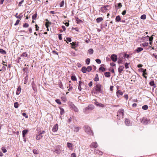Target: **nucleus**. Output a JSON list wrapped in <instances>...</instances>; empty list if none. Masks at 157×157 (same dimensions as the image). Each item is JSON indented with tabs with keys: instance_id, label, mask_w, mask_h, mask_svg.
Here are the masks:
<instances>
[{
	"instance_id": "nucleus-4",
	"label": "nucleus",
	"mask_w": 157,
	"mask_h": 157,
	"mask_svg": "<svg viewBox=\"0 0 157 157\" xmlns=\"http://www.w3.org/2000/svg\"><path fill=\"white\" fill-rule=\"evenodd\" d=\"M94 108V106L93 105H89L87 107H86L83 110L84 112L86 113L88 110H93Z\"/></svg>"
},
{
	"instance_id": "nucleus-20",
	"label": "nucleus",
	"mask_w": 157,
	"mask_h": 157,
	"mask_svg": "<svg viewBox=\"0 0 157 157\" xmlns=\"http://www.w3.org/2000/svg\"><path fill=\"white\" fill-rule=\"evenodd\" d=\"M103 19L101 17H98L96 19V21L97 23H99L102 21Z\"/></svg>"
},
{
	"instance_id": "nucleus-57",
	"label": "nucleus",
	"mask_w": 157,
	"mask_h": 157,
	"mask_svg": "<svg viewBox=\"0 0 157 157\" xmlns=\"http://www.w3.org/2000/svg\"><path fill=\"white\" fill-rule=\"evenodd\" d=\"M35 28H36V31L38 30L39 27L38 26V25L36 24L35 25Z\"/></svg>"
},
{
	"instance_id": "nucleus-13",
	"label": "nucleus",
	"mask_w": 157,
	"mask_h": 157,
	"mask_svg": "<svg viewBox=\"0 0 157 157\" xmlns=\"http://www.w3.org/2000/svg\"><path fill=\"white\" fill-rule=\"evenodd\" d=\"M90 146L91 147H93L94 148H96L98 146V144L97 142H94L92 143Z\"/></svg>"
},
{
	"instance_id": "nucleus-27",
	"label": "nucleus",
	"mask_w": 157,
	"mask_h": 157,
	"mask_svg": "<svg viewBox=\"0 0 157 157\" xmlns=\"http://www.w3.org/2000/svg\"><path fill=\"white\" fill-rule=\"evenodd\" d=\"M104 75L105 76L107 77H109L110 76V73L109 72H105Z\"/></svg>"
},
{
	"instance_id": "nucleus-7",
	"label": "nucleus",
	"mask_w": 157,
	"mask_h": 157,
	"mask_svg": "<svg viewBox=\"0 0 157 157\" xmlns=\"http://www.w3.org/2000/svg\"><path fill=\"white\" fill-rule=\"evenodd\" d=\"M109 6V5H106L105 6L102 7L101 8V11L103 13L105 12L106 10H107V7Z\"/></svg>"
},
{
	"instance_id": "nucleus-41",
	"label": "nucleus",
	"mask_w": 157,
	"mask_h": 157,
	"mask_svg": "<svg viewBox=\"0 0 157 157\" xmlns=\"http://www.w3.org/2000/svg\"><path fill=\"white\" fill-rule=\"evenodd\" d=\"M99 70L101 71H102L103 72V71H105V69L104 67H101L99 68Z\"/></svg>"
},
{
	"instance_id": "nucleus-3",
	"label": "nucleus",
	"mask_w": 157,
	"mask_h": 157,
	"mask_svg": "<svg viewBox=\"0 0 157 157\" xmlns=\"http://www.w3.org/2000/svg\"><path fill=\"white\" fill-rule=\"evenodd\" d=\"M84 129L85 132L88 134H89L90 135H93V132H92L91 129L89 126L87 125L84 126Z\"/></svg>"
},
{
	"instance_id": "nucleus-30",
	"label": "nucleus",
	"mask_w": 157,
	"mask_h": 157,
	"mask_svg": "<svg viewBox=\"0 0 157 157\" xmlns=\"http://www.w3.org/2000/svg\"><path fill=\"white\" fill-rule=\"evenodd\" d=\"M76 20L78 24H80L82 22V21L79 19L78 17L76 18Z\"/></svg>"
},
{
	"instance_id": "nucleus-37",
	"label": "nucleus",
	"mask_w": 157,
	"mask_h": 157,
	"mask_svg": "<svg viewBox=\"0 0 157 157\" xmlns=\"http://www.w3.org/2000/svg\"><path fill=\"white\" fill-rule=\"evenodd\" d=\"M71 79L72 81H76L77 80L75 76L74 75H72L71 76Z\"/></svg>"
},
{
	"instance_id": "nucleus-47",
	"label": "nucleus",
	"mask_w": 157,
	"mask_h": 157,
	"mask_svg": "<svg viewBox=\"0 0 157 157\" xmlns=\"http://www.w3.org/2000/svg\"><path fill=\"white\" fill-rule=\"evenodd\" d=\"M154 36V35H152L151 37H149V41H152L153 39V36Z\"/></svg>"
},
{
	"instance_id": "nucleus-5",
	"label": "nucleus",
	"mask_w": 157,
	"mask_h": 157,
	"mask_svg": "<svg viewBox=\"0 0 157 157\" xmlns=\"http://www.w3.org/2000/svg\"><path fill=\"white\" fill-rule=\"evenodd\" d=\"M141 122L144 124H147L150 123V119L148 118L143 117Z\"/></svg>"
},
{
	"instance_id": "nucleus-58",
	"label": "nucleus",
	"mask_w": 157,
	"mask_h": 157,
	"mask_svg": "<svg viewBox=\"0 0 157 157\" xmlns=\"http://www.w3.org/2000/svg\"><path fill=\"white\" fill-rule=\"evenodd\" d=\"M24 0H22L19 3L18 6H21V4L23 2Z\"/></svg>"
},
{
	"instance_id": "nucleus-2",
	"label": "nucleus",
	"mask_w": 157,
	"mask_h": 157,
	"mask_svg": "<svg viewBox=\"0 0 157 157\" xmlns=\"http://www.w3.org/2000/svg\"><path fill=\"white\" fill-rule=\"evenodd\" d=\"M124 110L123 109H120L117 112V118L119 119H120L121 118H123L124 115Z\"/></svg>"
},
{
	"instance_id": "nucleus-16",
	"label": "nucleus",
	"mask_w": 157,
	"mask_h": 157,
	"mask_svg": "<svg viewBox=\"0 0 157 157\" xmlns=\"http://www.w3.org/2000/svg\"><path fill=\"white\" fill-rule=\"evenodd\" d=\"M70 44L71 45V48H75L78 45H76L75 42H73L72 43H71Z\"/></svg>"
},
{
	"instance_id": "nucleus-60",
	"label": "nucleus",
	"mask_w": 157,
	"mask_h": 157,
	"mask_svg": "<svg viewBox=\"0 0 157 157\" xmlns=\"http://www.w3.org/2000/svg\"><path fill=\"white\" fill-rule=\"evenodd\" d=\"M71 157H76V155L75 153H73L71 155Z\"/></svg>"
},
{
	"instance_id": "nucleus-14",
	"label": "nucleus",
	"mask_w": 157,
	"mask_h": 157,
	"mask_svg": "<svg viewBox=\"0 0 157 157\" xmlns=\"http://www.w3.org/2000/svg\"><path fill=\"white\" fill-rule=\"evenodd\" d=\"M117 5H115V8L117 9H120L122 6V5L121 3H118Z\"/></svg>"
},
{
	"instance_id": "nucleus-8",
	"label": "nucleus",
	"mask_w": 157,
	"mask_h": 157,
	"mask_svg": "<svg viewBox=\"0 0 157 157\" xmlns=\"http://www.w3.org/2000/svg\"><path fill=\"white\" fill-rule=\"evenodd\" d=\"M112 60L113 62L116 61L117 60V55L115 54H113L111 57Z\"/></svg>"
},
{
	"instance_id": "nucleus-44",
	"label": "nucleus",
	"mask_w": 157,
	"mask_h": 157,
	"mask_svg": "<svg viewBox=\"0 0 157 157\" xmlns=\"http://www.w3.org/2000/svg\"><path fill=\"white\" fill-rule=\"evenodd\" d=\"M2 150L3 153H5L7 151V150L5 147H2Z\"/></svg>"
},
{
	"instance_id": "nucleus-19",
	"label": "nucleus",
	"mask_w": 157,
	"mask_h": 157,
	"mask_svg": "<svg viewBox=\"0 0 157 157\" xmlns=\"http://www.w3.org/2000/svg\"><path fill=\"white\" fill-rule=\"evenodd\" d=\"M5 63L4 62H2V63L3 66L2 67V70L1 69V71L2 70L4 71V70H6V67H5V66L6 67V66H7V65L6 64H5Z\"/></svg>"
},
{
	"instance_id": "nucleus-32",
	"label": "nucleus",
	"mask_w": 157,
	"mask_h": 157,
	"mask_svg": "<svg viewBox=\"0 0 157 157\" xmlns=\"http://www.w3.org/2000/svg\"><path fill=\"white\" fill-rule=\"evenodd\" d=\"M115 20L117 22H119L121 20V18L119 16H116Z\"/></svg>"
},
{
	"instance_id": "nucleus-31",
	"label": "nucleus",
	"mask_w": 157,
	"mask_h": 157,
	"mask_svg": "<svg viewBox=\"0 0 157 157\" xmlns=\"http://www.w3.org/2000/svg\"><path fill=\"white\" fill-rule=\"evenodd\" d=\"M33 154L35 155H37L39 153V152L36 149H34L33 151Z\"/></svg>"
},
{
	"instance_id": "nucleus-9",
	"label": "nucleus",
	"mask_w": 157,
	"mask_h": 157,
	"mask_svg": "<svg viewBox=\"0 0 157 157\" xmlns=\"http://www.w3.org/2000/svg\"><path fill=\"white\" fill-rule=\"evenodd\" d=\"M58 129V125L57 124L54 125L53 127L52 130V131L55 132L57 131Z\"/></svg>"
},
{
	"instance_id": "nucleus-11",
	"label": "nucleus",
	"mask_w": 157,
	"mask_h": 157,
	"mask_svg": "<svg viewBox=\"0 0 157 157\" xmlns=\"http://www.w3.org/2000/svg\"><path fill=\"white\" fill-rule=\"evenodd\" d=\"M71 106L72 108L76 112H78V109L73 104L71 105Z\"/></svg>"
},
{
	"instance_id": "nucleus-21",
	"label": "nucleus",
	"mask_w": 157,
	"mask_h": 157,
	"mask_svg": "<svg viewBox=\"0 0 157 157\" xmlns=\"http://www.w3.org/2000/svg\"><path fill=\"white\" fill-rule=\"evenodd\" d=\"M21 88L20 87H18L17 89L16 94L17 95H18L20 94L21 91Z\"/></svg>"
},
{
	"instance_id": "nucleus-1",
	"label": "nucleus",
	"mask_w": 157,
	"mask_h": 157,
	"mask_svg": "<svg viewBox=\"0 0 157 157\" xmlns=\"http://www.w3.org/2000/svg\"><path fill=\"white\" fill-rule=\"evenodd\" d=\"M94 88L95 91V92H94L95 94H97L99 93H102V86L101 84L96 83Z\"/></svg>"
},
{
	"instance_id": "nucleus-22",
	"label": "nucleus",
	"mask_w": 157,
	"mask_h": 157,
	"mask_svg": "<svg viewBox=\"0 0 157 157\" xmlns=\"http://www.w3.org/2000/svg\"><path fill=\"white\" fill-rule=\"evenodd\" d=\"M95 152L96 154H98L99 155H102L103 154V153L102 151H100L99 150H96L95 151Z\"/></svg>"
},
{
	"instance_id": "nucleus-53",
	"label": "nucleus",
	"mask_w": 157,
	"mask_h": 157,
	"mask_svg": "<svg viewBox=\"0 0 157 157\" xmlns=\"http://www.w3.org/2000/svg\"><path fill=\"white\" fill-rule=\"evenodd\" d=\"M29 26V25L27 23H25L24 25H23V27L27 28Z\"/></svg>"
},
{
	"instance_id": "nucleus-33",
	"label": "nucleus",
	"mask_w": 157,
	"mask_h": 157,
	"mask_svg": "<svg viewBox=\"0 0 157 157\" xmlns=\"http://www.w3.org/2000/svg\"><path fill=\"white\" fill-rule=\"evenodd\" d=\"M27 132L28 131L27 130H23L22 131V135L23 137L25 136Z\"/></svg>"
},
{
	"instance_id": "nucleus-26",
	"label": "nucleus",
	"mask_w": 157,
	"mask_h": 157,
	"mask_svg": "<svg viewBox=\"0 0 157 157\" xmlns=\"http://www.w3.org/2000/svg\"><path fill=\"white\" fill-rule=\"evenodd\" d=\"M46 21H47V22H46L45 23V26L47 28H48V27L49 26V24H51V22H49L48 20V19H46Z\"/></svg>"
},
{
	"instance_id": "nucleus-18",
	"label": "nucleus",
	"mask_w": 157,
	"mask_h": 157,
	"mask_svg": "<svg viewBox=\"0 0 157 157\" xmlns=\"http://www.w3.org/2000/svg\"><path fill=\"white\" fill-rule=\"evenodd\" d=\"M53 152H55L58 154H59L61 152V151L60 149H58L57 148H56L55 151H53Z\"/></svg>"
},
{
	"instance_id": "nucleus-15",
	"label": "nucleus",
	"mask_w": 157,
	"mask_h": 157,
	"mask_svg": "<svg viewBox=\"0 0 157 157\" xmlns=\"http://www.w3.org/2000/svg\"><path fill=\"white\" fill-rule=\"evenodd\" d=\"M67 147L69 148L70 150H72V148H71L72 147V144L71 143L68 142L67 144Z\"/></svg>"
},
{
	"instance_id": "nucleus-12",
	"label": "nucleus",
	"mask_w": 157,
	"mask_h": 157,
	"mask_svg": "<svg viewBox=\"0 0 157 157\" xmlns=\"http://www.w3.org/2000/svg\"><path fill=\"white\" fill-rule=\"evenodd\" d=\"M43 137L42 135H41L40 133L37 134L36 136V139L37 140H39L41 139Z\"/></svg>"
},
{
	"instance_id": "nucleus-39",
	"label": "nucleus",
	"mask_w": 157,
	"mask_h": 157,
	"mask_svg": "<svg viewBox=\"0 0 157 157\" xmlns=\"http://www.w3.org/2000/svg\"><path fill=\"white\" fill-rule=\"evenodd\" d=\"M140 18L141 19L144 20L146 18V15L145 14H143L141 16Z\"/></svg>"
},
{
	"instance_id": "nucleus-64",
	"label": "nucleus",
	"mask_w": 157,
	"mask_h": 157,
	"mask_svg": "<svg viewBox=\"0 0 157 157\" xmlns=\"http://www.w3.org/2000/svg\"><path fill=\"white\" fill-rule=\"evenodd\" d=\"M118 63L119 64L122 63V59H119L118 61Z\"/></svg>"
},
{
	"instance_id": "nucleus-62",
	"label": "nucleus",
	"mask_w": 157,
	"mask_h": 157,
	"mask_svg": "<svg viewBox=\"0 0 157 157\" xmlns=\"http://www.w3.org/2000/svg\"><path fill=\"white\" fill-rule=\"evenodd\" d=\"M66 39L69 42H71V39L70 38L67 37L66 38Z\"/></svg>"
},
{
	"instance_id": "nucleus-38",
	"label": "nucleus",
	"mask_w": 157,
	"mask_h": 157,
	"mask_svg": "<svg viewBox=\"0 0 157 157\" xmlns=\"http://www.w3.org/2000/svg\"><path fill=\"white\" fill-rule=\"evenodd\" d=\"M60 114L62 115L64 113V110L63 108H60Z\"/></svg>"
},
{
	"instance_id": "nucleus-40",
	"label": "nucleus",
	"mask_w": 157,
	"mask_h": 157,
	"mask_svg": "<svg viewBox=\"0 0 157 157\" xmlns=\"http://www.w3.org/2000/svg\"><path fill=\"white\" fill-rule=\"evenodd\" d=\"M90 62V59L89 58H87L86 59V63L87 65H89Z\"/></svg>"
},
{
	"instance_id": "nucleus-45",
	"label": "nucleus",
	"mask_w": 157,
	"mask_h": 157,
	"mask_svg": "<svg viewBox=\"0 0 157 157\" xmlns=\"http://www.w3.org/2000/svg\"><path fill=\"white\" fill-rule=\"evenodd\" d=\"M18 104L17 102H16L14 103V107L16 108H17L18 107Z\"/></svg>"
},
{
	"instance_id": "nucleus-43",
	"label": "nucleus",
	"mask_w": 157,
	"mask_h": 157,
	"mask_svg": "<svg viewBox=\"0 0 157 157\" xmlns=\"http://www.w3.org/2000/svg\"><path fill=\"white\" fill-rule=\"evenodd\" d=\"M56 102L59 105H61V102L60 101L59 99H57L55 100Z\"/></svg>"
},
{
	"instance_id": "nucleus-23",
	"label": "nucleus",
	"mask_w": 157,
	"mask_h": 157,
	"mask_svg": "<svg viewBox=\"0 0 157 157\" xmlns=\"http://www.w3.org/2000/svg\"><path fill=\"white\" fill-rule=\"evenodd\" d=\"M81 71L83 73H86L87 71L86 70V68L85 67H83L81 69Z\"/></svg>"
},
{
	"instance_id": "nucleus-56",
	"label": "nucleus",
	"mask_w": 157,
	"mask_h": 157,
	"mask_svg": "<svg viewBox=\"0 0 157 157\" xmlns=\"http://www.w3.org/2000/svg\"><path fill=\"white\" fill-rule=\"evenodd\" d=\"M19 21H20L19 20H17L16 23L14 24V25H18L19 24Z\"/></svg>"
},
{
	"instance_id": "nucleus-29",
	"label": "nucleus",
	"mask_w": 157,
	"mask_h": 157,
	"mask_svg": "<svg viewBox=\"0 0 157 157\" xmlns=\"http://www.w3.org/2000/svg\"><path fill=\"white\" fill-rule=\"evenodd\" d=\"M88 52L90 54H92L93 53L94 50L90 48L88 50Z\"/></svg>"
},
{
	"instance_id": "nucleus-50",
	"label": "nucleus",
	"mask_w": 157,
	"mask_h": 157,
	"mask_svg": "<svg viewBox=\"0 0 157 157\" xmlns=\"http://www.w3.org/2000/svg\"><path fill=\"white\" fill-rule=\"evenodd\" d=\"M64 1L63 0L60 3V7H62L64 6Z\"/></svg>"
},
{
	"instance_id": "nucleus-48",
	"label": "nucleus",
	"mask_w": 157,
	"mask_h": 157,
	"mask_svg": "<svg viewBox=\"0 0 157 157\" xmlns=\"http://www.w3.org/2000/svg\"><path fill=\"white\" fill-rule=\"evenodd\" d=\"M95 61L98 64H100L101 63V61L99 59H96Z\"/></svg>"
},
{
	"instance_id": "nucleus-46",
	"label": "nucleus",
	"mask_w": 157,
	"mask_h": 157,
	"mask_svg": "<svg viewBox=\"0 0 157 157\" xmlns=\"http://www.w3.org/2000/svg\"><path fill=\"white\" fill-rule=\"evenodd\" d=\"M37 16V14H34L32 16V19L33 20L35 19H36Z\"/></svg>"
},
{
	"instance_id": "nucleus-52",
	"label": "nucleus",
	"mask_w": 157,
	"mask_h": 157,
	"mask_svg": "<svg viewBox=\"0 0 157 157\" xmlns=\"http://www.w3.org/2000/svg\"><path fill=\"white\" fill-rule=\"evenodd\" d=\"M129 64V63H126L125 64V68L126 69H127L128 68H129V66H128Z\"/></svg>"
},
{
	"instance_id": "nucleus-35",
	"label": "nucleus",
	"mask_w": 157,
	"mask_h": 157,
	"mask_svg": "<svg viewBox=\"0 0 157 157\" xmlns=\"http://www.w3.org/2000/svg\"><path fill=\"white\" fill-rule=\"evenodd\" d=\"M92 69V68L90 66H89L87 67V68H86L87 71H88V72L90 71Z\"/></svg>"
},
{
	"instance_id": "nucleus-54",
	"label": "nucleus",
	"mask_w": 157,
	"mask_h": 157,
	"mask_svg": "<svg viewBox=\"0 0 157 157\" xmlns=\"http://www.w3.org/2000/svg\"><path fill=\"white\" fill-rule=\"evenodd\" d=\"M27 56V54L26 53V52L23 53L22 55V56H24L25 57H26Z\"/></svg>"
},
{
	"instance_id": "nucleus-10",
	"label": "nucleus",
	"mask_w": 157,
	"mask_h": 157,
	"mask_svg": "<svg viewBox=\"0 0 157 157\" xmlns=\"http://www.w3.org/2000/svg\"><path fill=\"white\" fill-rule=\"evenodd\" d=\"M116 94L118 98L120 97V95H122L123 94V93L120 90H117Z\"/></svg>"
},
{
	"instance_id": "nucleus-25",
	"label": "nucleus",
	"mask_w": 157,
	"mask_h": 157,
	"mask_svg": "<svg viewBox=\"0 0 157 157\" xmlns=\"http://www.w3.org/2000/svg\"><path fill=\"white\" fill-rule=\"evenodd\" d=\"M143 50V48H142L140 47H139L135 51H136V52L137 53H139L141 51Z\"/></svg>"
},
{
	"instance_id": "nucleus-42",
	"label": "nucleus",
	"mask_w": 157,
	"mask_h": 157,
	"mask_svg": "<svg viewBox=\"0 0 157 157\" xmlns=\"http://www.w3.org/2000/svg\"><path fill=\"white\" fill-rule=\"evenodd\" d=\"M1 53L3 55L6 54V52L3 49H1Z\"/></svg>"
},
{
	"instance_id": "nucleus-59",
	"label": "nucleus",
	"mask_w": 157,
	"mask_h": 157,
	"mask_svg": "<svg viewBox=\"0 0 157 157\" xmlns=\"http://www.w3.org/2000/svg\"><path fill=\"white\" fill-rule=\"evenodd\" d=\"M59 39L60 40H62V34H59Z\"/></svg>"
},
{
	"instance_id": "nucleus-28",
	"label": "nucleus",
	"mask_w": 157,
	"mask_h": 157,
	"mask_svg": "<svg viewBox=\"0 0 157 157\" xmlns=\"http://www.w3.org/2000/svg\"><path fill=\"white\" fill-rule=\"evenodd\" d=\"M81 128L79 127H75L74 128V131L75 132H78Z\"/></svg>"
},
{
	"instance_id": "nucleus-34",
	"label": "nucleus",
	"mask_w": 157,
	"mask_h": 157,
	"mask_svg": "<svg viewBox=\"0 0 157 157\" xmlns=\"http://www.w3.org/2000/svg\"><path fill=\"white\" fill-rule=\"evenodd\" d=\"M142 108L143 109L146 110L148 109V106L147 105H144L142 106Z\"/></svg>"
},
{
	"instance_id": "nucleus-49",
	"label": "nucleus",
	"mask_w": 157,
	"mask_h": 157,
	"mask_svg": "<svg viewBox=\"0 0 157 157\" xmlns=\"http://www.w3.org/2000/svg\"><path fill=\"white\" fill-rule=\"evenodd\" d=\"M141 69L142 70V71L143 72V75L144 76V77H145V78H146V77L145 76H144V73H145V72L146 71V69H143L142 68H141Z\"/></svg>"
},
{
	"instance_id": "nucleus-17",
	"label": "nucleus",
	"mask_w": 157,
	"mask_h": 157,
	"mask_svg": "<svg viewBox=\"0 0 157 157\" xmlns=\"http://www.w3.org/2000/svg\"><path fill=\"white\" fill-rule=\"evenodd\" d=\"M124 67L122 66H120L118 68V71L120 73H121L124 68Z\"/></svg>"
},
{
	"instance_id": "nucleus-55",
	"label": "nucleus",
	"mask_w": 157,
	"mask_h": 157,
	"mask_svg": "<svg viewBox=\"0 0 157 157\" xmlns=\"http://www.w3.org/2000/svg\"><path fill=\"white\" fill-rule=\"evenodd\" d=\"M95 104L97 105L98 106H101V105H103L101 103H99L98 102H96V103H95Z\"/></svg>"
},
{
	"instance_id": "nucleus-6",
	"label": "nucleus",
	"mask_w": 157,
	"mask_h": 157,
	"mask_svg": "<svg viewBox=\"0 0 157 157\" xmlns=\"http://www.w3.org/2000/svg\"><path fill=\"white\" fill-rule=\"evenodd\" d=\"M125 124L127 126H130L132 125V123H131L130 121L127 118H125Z\"/></svg>"
},
{
	"instance_id": "nucleus-51",
	"label": "nucleus",
	"mask_w": 157,
	"mask_h": 157,
	"mask_svg": "<svg viewBox=\"0 0 157 157\" xmlns=\"http://www.w3.org/2000/svg\"><path fill=\"white\" fill-rule=\"evenodd\" d=\"M17 14H18V13H17L15 15V17L17 18H19V19H21V16H20V15H19L18 16H17Z\"/></svg>"
},
{
	"instance_id": "nucleus-61",
	"label": "nucleus",
	"mask_w": 157,
	"mask_h": 157,
	"mask_svg": "<svg viewBox=\"0 0 157 157\" xmlns=\"http://www.w3.org/2000/svg\"><path fill=\"white\" fill-rule=\"evenodd\" d=\"M22 115L26 118H27L28 117V116L27 115H26V114L25 113H22Z\"/></svg>"
},
{
	"instance_id": "nucleus-24",
	"label": "nucleus",
	"mask_w": 157,
	"mask_h": 157,
	"mask_svg": "<svg viewBox=\"0 0 157 157\" xmlns=\"http://www.w3.org/2000/svg\"><path fill=\"white\" fill-rule=\"evenodd\" d=\"M149 84L150 86H153L154 87H156V85L154 83V82L153 81H152L150 82L149 83Z\"/></svg>"
},
{
	"instance_id": "nucleus-36",
	"label": "nucleus",
	"mask_w": 157,
	"mask_h": 157,
	"mask_svg": "<svg viewBox=\"0 0 157 157\" xmlns=\"http://www.w3.org/2000/svg\"><path fill=\"white\" fill-rule=\"evenodd\" d=\"M99 80V78L98 77V75L97 74L96 75L94 79V81L97 82Z\"/></svg>"
},
{
	"instance_id": "nucleus-63",
	"label": "nucleus",
	"mask_w": 157,
	"mask_h": 157,
	"mask_svg": "<svg viewBox=\"0 0 157 157\" xmlns=\"http://www.w3.org/2000/svg\"><path fill=\"white\" fill-rule=\"evenodd\" d=\"M79 84L80 85L82 86L84 85V83L83 82H82L81 81H79Z\"/></svg>"
}]
</instances>
